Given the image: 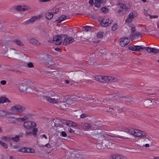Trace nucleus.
<instances>
[{"label": "nucleus", "instance_id": "nucleus-54", "mask_svg": "<svg viewBox=\"0 0 159 159\" xmlns=\"http://www.w3.org/2000/svg\"><path fill=\"white\" fill-rule=\"evenodd\" d=\"M61 136L63 137H66L67 135V134L65 132L62 131L61 132Z\"/></svg>", "mask_w": 159, "mask_h": 159}, {"label": "nucleus", "instance_id": "nucleus-62", "mask_svg": "<svg viewBox=\"0 0 159 159\" xmlns=\"http://www.w3.org/2000/svg\"><path fill=\"white\" fill-rule=\"evenodd\" d=\"M125 107H123V108H122L119 110V111L120 112V111H125Z\"/></svg>", "mask_w": 159, "mask_h": 159}, {"label": "nucleus", "instance_id": "nucleus-27", "mask_svg": "<svg viewBox=\"0 0 159 159\" xmlns=\"http://www.w3.org/2000/svg\"><path fill=\"white\" fill-rule=\"evenodd\" d=\"M134 18L133 14V12H130L129 14L128 18L125 20L126 22H130Z\"/></svg>", "mask_w": 159, "mask_h": 159}, {"label": "nucleus", "instance_id": "nucleus-36", "mask_svg": "<svg viewBox=\"0 0 159 159\" xmlns=\"http://www.w3.org/2000/svg\"><path fill=\"white\" fill-rule=\"evenodd\" d=\"M135 129H128V132L129 134L131 135H134L135 134Z\"/></svg>", "mask_w": 159, "mask_h": 159}, {"label": "nucleus", "instance_id": "nucleus-7", "mask_svg": "<svg viewBox=\"0 0 159 159\" xmlns=\"http://www.w3.org/2000/svg\"><path fill=\"white\" fill-rule=\"evenodd\" d=\"M102 82H114L117 81V79L113 77L102 76Z\"/></svg>", "mask_w": 159, "mask_h": 159}, {"label": "nucleus", "instance_id": "nucleus-51", "mask_svg": "<svg viewBox=\"0 0 159 159\" xmlns=\"http://www.w3.org/2000/svg\"><path fill=\"white\" fill-rule=\"evenodd\" d=\"M2 139L7 141H9L11 139V138L7 136H2Z\"/></svg>", "mask_w": 159, "mask_h": 159}, {"label": "nucleus", "instance_id": "nucleus-3", "mask_svg": "<svg viewBox=\"0 0 159 159\" xmlns=\"http://www.w3.org/2000/svg\"><path fill=\"white\" fill-rule=\"evenodd\" d=\"M66 120H61L59 118H55L52 121V126L54 125L57 128L59 127H61L62 125L66 123Z\"/></svg>", "mask_w": 159, "mask_h": 159}, {"label": "nucleus", "instance_id": "nucleus-12", "mask_svg": "<svg viewBox=\"0 0 159 159\" xmlns=\"http://www.w3.org/2000/svg\"><path fill=\"white\" fill-rule=\"evenodd\" d=\"M102 143L108 148H112L115 145V143L110 142L108 140H104L102 142Z\"/></svg>", "mask_w": 159, "mask_h": 159}, {"label": "nucleus", "instance_id": "nucleus-26", "mask_svg": "<svg viewBox=\"0 0 159 159\" xmlns=\"http://www.w3.org/2000/svg\"><path fill=\"white\" fill-rule=\"evenodd\" d=\"M16 50L14 49H11L7 51V53L8 54L7 56L11 57L12 56H14L16 55Z\"/></svg>", "mask_w": 159, "mask_h": 159}, {"label": "nucleus", "instance_id": "nucleus-44", "mask_svg": "<svg viewBox=\"0 0 159 159\" xmlns=\"http://www.w3.org/2000/svg\"><path fill=\"white\" fill-rule=\"evenodd\" d=\"M6 115V112L4 111L0 110V116H5Z\"/></svg>", "mask_w": 159, "mask_h": 159}, {"label": "nucleus", "instance_id": "nucleus-55", "mask_svg": "<svg viewBox=\"0 0 159 159\" xmlns=\"http://www.w3.org/2000/svg\"><path fill=\"white\" fill-rule=\"evenodd\" d=\"M27 118H28V117L27 116H23V117L20 118V119L21 120L23 121L26 120V119H27Z\"/></svg>", "mask_w": 159, "mask_h": 159}, {"label": "nucleus", "instance_id": "nucleus-34", "mask_svg": "<svg viewBox=\"0 0 159 159\" xmlns=\"http://www.w3.org/2000/svg\"><path fill=\"white\" fill-rule=\"evenodd\" d=\"M82 99H84V100H86V101H89V102H96V99L93 98H84L82 97L81 98Z\"/></svg>", "mask_w": 159, "mask_h": 159}, {"label": "nucleus", "instance_id": "nucleus-14", "mask_svg": "<svg viewBox=\"0 0 159 159\" xmlns=\"http://www.w3.org/2000/svg\"><path fill=\"white\" fill-rule=\"evenodd\" d=\"M41 17V16L40 15L32 16L30 19L26 21V23L28 24L33 23L35 20H39Z\"/></svg>", "mask_w": 159, "mask_h": 159}, {"label": "nucleus", "instance_id": "nucleus-41", "mask_svg": "<svg viewBox=\"0 0 159 159\" xmlns=\"http://www.w3.org/2000/svg\"><path fill=\"white\" fill-rule=\"evenodd\" d=\"M101 10L102 12L106 13L108 11V9L105 7H103L101 9Z\"/></svg>", "mask_w": 159, "mask_h": 159}, {"label": "nucleus", "instance_id": "nucleus-50", "mask_svg": "<svg viewBox=\"0 0 159 159\" xmlns=\"http://www.w3.org/2000/svg\"><path fill=\"white\" fill-rule=\"evenodd\" d=\"M27 66L29 68H32L34 67V65L32 62H29L27 64Z\"/></svg>", "mask_w": 159, "mask_h": 159}, {"label": "nucleus", "instance_id": "nucleus-17", "mask_svg": "<svg viewBox=\"0 0 159 159\" xmlns=\"http://www.w3.org/2000/svg\"><path fill=\"white\" fill-rule=\"evenodd\" d=\"M46 98L47 100L53 103H58V101L57 99H56L55 98H51L49 96H46Z\"/></svg>", "mask_w": 159, "mask_h": 159}, {"label": "nucleus", "instance_id": "nucleus-18", "mask_svg": "<svg viewBox=\"0 0 159 159\" xmlns=\"http://www.w3.org/2000/svg\"><path fill=\"white\" fill-rule=\"evenodd\" d=\"M74 41V39L71 38H66L64 39L63 41V43L65 45H67L72 42Z\"/></svg>", "mask_w": 159, "mask_h": 159}, {"label": "nucleus", "instance_id": "nucleus-9", "mask_svg": "<svg viewBox=\"0 0 159 159\" xmlns=\"http://www.w3.org/2000/svg\"><path fill=\"white\" fill-rule=\"evenodd\" d=\"M118 5L120 6L119 9L117 11V13H120L121 12L123 13V10H127L129 8L130 6L129 4L127 5H124L122 3H120Z\"/></svg>", "mask_w": 159, "mask_h": 159}, {"label": "nucleus", "instance_id": "nucleus-29", "mask_svg": "<svg viewBox=\"0 0 159 159\" xmlns=\"http://www.w3.org/2000/svg\"><path fill=\"white\" fill-rule=\"evenodd\" d=\"M67 19L66 16L65 15H62L61 16L58 20H55V22H57L58 23H60L62 21L64 20Z\"/></svg>", "mask_w": 159, "mask_h": 159}, {"label": "nucleus", "instance_id": "nucleus-43", "mask_svg": "<svg viewBox=\"0 0 159 159\" xmlns=\"http://www.w3.org/2000/svg\"><path fill=\"white\" fill-rule=\"evenodd\" d=\"M33 129L32 135L35 136L36 135V133L38 132V129L34 127Z\"/></svg>", "mask_w": 159, "mask_h": 159}, {"label": "nucleus", "instance_id": "nucleus-59", "mask_svg": "<svg viewBox=\"0 0 159 159\" xmlns=\"http://www.w3.org/2000/svg\"><path fill=\"white\" fill-rule=\"evenodd\" d=\"M94 1L93 0H90L89 1V3L92 6H93V4Z\"/></svg>", "mask_w": 159, "mask_h": 159}, {"label": "nucleus", "instance_id": "nucleus-25", "mask_svg": "<svg viewBox=\"0 0 159 159\" xmlns=\"http://www.w3.org/2000/svg\"><path fill=\"white\" fill-rule=\"evenodd\" d=\"M30 42L35 45H39L40 44V43L38 40L34 38H31L30 39Z\"/></svg>", "mask_w": 159, "mask_h": 159}, {"label": "nucleus", "instance_id": "nucleus-16", "mask_svg": "<svg viewBox=\"0 0 159 159\" xmlns=\"http://www.w3.org/2000/svg\"><path fill=\"white\" fill-rule=\"evenodd\" d=\"M134 136L140 137H143L146 135V133L143 131H141L138 129L135 130Z\"/></svg>", "mask_w": 159, "mask_h": 159}, {"label": "nucleus", "instance_id": "nucleus-30", "mask_svg": "<svg viewBox=\"0 0 159 159\" xmlns=\"http://www.w3.org/2000/svg\"><path fill=\"white\" fill-rule=\"evenodd\" d=\"M43 57L46 60H47L49 59V61H51V56L50 55L48 52H43Z\"/></svg>", "mask_w": 159, "mask_h": 159}, {"label": "nucleus", "instance_id": "nucleus-61", "mask_svg": "<svg viewBox=\"0 0 159 159\" xmlns=\"http://www.w3.org/2000/svg\"><path fill=\"white\" fill-rule=\"evenodd\" d=\"M144 15L145 16H146L147 17L148 16H149V15H150L148 14L147 13V11L145 10H144Z\"/></svg>", "mask_w": 159, "mask_h": 159}, {"label": "nucleus", "instance_id": "nucleus-8", "mask_svg": "<svg viewBox=\"0 0 159 159\" xmlns=\"http://www.w3.org/2000/svg\"><path fill=\"white\" fill-rule=\"evenodd\" d=\"M24 127L27 129H31L36 126L35 123L31 121L25 122L23 124Z\"/></svg>", "mask_w": 159, "mask_h": 159}, {"label": "nucleus", "instance_id": "nucleus-23", "mask_svg": "<svg viewBox=\"0 0 159 159\" xmlns=\"http://www.w3.org/2000/svg\"><path fill=\"white\" fill-rule=\"evenodd\" d=\"M146 50L149 52L157 53L159 52V49L149 47L146 48Z\"/></svg>", "mask_w": 159, "mask_h": 159}, {"label": "nucleus", "instance_id": "nucleus-57", "mask_svg": "<svg viewBox=\"0 0 159 159\" xmlns=\"http://www.w3.org/2000/svg\"><path fill=\"white\" fill-rule=\"evenodd\" d=\"M79 157L80 155H76L73 157V159H79Z\"/></svg>", "mask_w": 159, "mask_h": 159}, {"label": "nucleus", "instance_id": "nucleus-28", "mask_svg": "<svg viewBox=\"0 0 159 159\" xmlns=\"http://www.w3.org/2000/svg\"><path fill=\"white\" fill-rule=\"evenodd\" d=\"M10 101L6 97H3L0 98V103H3L5 102H9Z\"/></svg>", "mask_w": 159, "mask_h": 159}, {"label": "nucleus", "instance_id": "nucleus-32", "mask_svg": "<svg viewBox=\"0 0 159 159\" xmlns=\"http://www.w3.org/2000/svg\"><path fill=\"white\" fill-rule=\"evenodd\" d=\"M46 18L48 20H50L53 17V15L52 14L49 12H47L45 14Z\"/></svg>", "mask_w": 159, "mask_h": 159}, {"label": "nucleus", "instance_id": "nucleus-10", "mask_svg": "<svg viewBox=\"0 0 159 159\" xmlns=\"http://www.w3.org/2000/svg\"><path fill=\"white\" fill-rule=\"evenodd\" d=\"M18 151L25 153H34L35 150L33 148H20Z\"/></svg>", "mask_w": 159, "mask_h": 159}, {"label": "nucleus", "instance_id": "nucleus-21", "mask_svg": "<svg viewBox=\"0 0 159 159\" xmlns=\"http://www.w3.org/2000/svg\"><path fill=\"white\" fill-rule=\"evenodd\" d=\"M111 157L113 159H127L126 157L119 154L112 155Z\"/></svg>", "mask_w": 159, "mask_h": 159}, {"label": "nucleus", "instance_id": "nucleus-39", "mask_svg": "<svg viewBox=\"0 0 159 159\" xmlns=\"http://www.w3.org/2000/svg\"><path fill=\"white\" fill-rule=\"evenodd\" d=\"M118 27V25L117 24L115 23L112 26L111 28V30L112 31H116Z\"/></svg>", "mask_w": 159, "mask_h": 159}, {"label": "nucleus", "instance_id": "nucleus-58", "mask_svg": "<svg viewBox=\"0 0 159 159\" xmlns=\"http://www.w3.org/2000/svg\"><path fill=\"white\" fill-rule=\"evenodd\" d=\"M95 57V55L94 54H92L89 56V57L90 58V60L94 58Z\"/></svg>", "mask_w": 159, "mask_h": 159}, {"label": "nucleus", "instance_id": "nucleus-22", "mask_svg": "<svg viewBox=\"0 0 159 159\" xmlns=\"http://www.w3.org/2000/svg\"><path fill=\"white\" fill-rule=\"evenodd\" d=\"M118 97H119L118 99H120L121 100H124L128 102H131V99L129 97H124L122 96V95H120L119 93H118V94H117Z\"/></svg>", "mask_w": 159, "mask_h": 159}, {"label": "nucleus", "instance_id": "nucleus-52", "mask_svg": "<svg viewBox=\"0 0 159 159\" xmlns=\"http://www.w3.org/2000/svg\"><path fill=\"white\" fill-rule=\"evenodd\" d=\"M52 13H57L59 12V10L58 9L56 8L55 10H54V9L52 10Z\"/></svg>", "mask_w": 159, "mask_h": 159}, {"label": "nucleus", "instance_id": "nucleus-45", "mask_svg": "<svg viewBox=\"0 0 159 159\" xmlns=\"http://www.w3.org/2000/svg\"><path fill=\"white\" fill-rule=\"evenodd\" d=\"M130 26L131 28V31L132 32V33L133 34L134 32L135 31V26H134L133 25H131Z\"/></svg>", "mask_w": 159, "mask_h": 159}, {"label": "nucleus", "instance_id": "nucleus-2", "mask_svg": "<svg viewBox=\"0 0 159 159\" xmlns=\"http://www.w3.org/2000/svg\"><path fill=\"white\" fill-rule=\"evenodd\" d=\"M19 85L21 90L23 92H28L30 88V86L27 85L26 80L25 79L21 80L20 81Z\"/></svg>", "mask_w": 159, "mask_h": 159}, {"label": "nucleus", "instance_id": "nucleus-24", "mask_svg": "<svg viewBox=\"0 0 159 159\" xmlns=\"http://www.w3.org/2000/svg\"><path fill=\"white\" fill-rule=\"evenodd\" d=\"M81 126L84 130L89 129L91 126V125L89 123H83L81 124Z\"/></svg>", "mask_w": 159, "mask_h": 159}, {"label": "nucleus", "instance_id": "nucleus-60", "mask_svg": "<svg viewBox=\"0 0 159 159\" xmlns=\"http://www.w3.org/2000/svg\"><path fill=\"white\" fill-rule=\"evenodd\" d=\"M0 83L2 85H4L6 84V81L4 80H2L0 82Z\"/></svg>", "mask_w": 159, "mask_h": 159}, {"label": "nucleus", "instance_id": "nucleus-1", "mask_svg": "<svg viewBox=\"0 0 159 159\" xmlns=\"http://www.w3.org/2000/svg\"><path fill=\"white\" fill-rule=\"evenodd\" d=\"M74 100L71 98H69L66 101L61 102L59 104V107L61 109L65 110L69 107L70 105L73 103Z\"/></svg>", "mask_w": 159, "mask_h": 159}, {"label": "nucleus", "instance_id": "nucleus-11", "mask_svg": "<svg viewBox=\"0 0 159 159\" xmlns=\"http://www.w3.org/2000/svg\"><path fill=\"white\" fill-rule=\"evenodd\" d=\"M120 44L121 47H124L128 44L129 40L127 37H125L120 38Z\"/></svg>", "mask_w": 159, "mask_h": 159}, {"label": "nucleus", "instance_id": "nucleus-20", "mask_svg": "<svg viewBox=\"0 0 159 159\" xmlns=\"http://www.w3.org/2000/svg\"><path fill=\"white\" fill-rule=\"evenodd\" d=\"M28 8L26 6L21 5L16 6V9L19 11H24L28 9Z\"/></svg>", "mask_w": 159, "mask_h": 159}, {"label": "nucleus", "instance_id": "nucleus-4", "mask_svg": "<svg viewBox=\"0 0 159 159\" xmlns=\"http://www.w3.org/2000/svg\"><path fill=\"white\" fill-rule=\"evenodd\" d=\"M26 108L25 106H22L19 105H16L12 106L11 108L12 111L19 113H21L25 111Z\"/></svg>", "mask_w": 159, "mask_h": 159}, {"label": "nucleus", "instance_id": "nucleus-19", "mask_svg": "<svg viewBox=\"0 0 159 159\" xmlns=\"http://www.w3.org/2000/svg\"><path fill=\"white\" fill-rule=\"evenodd\" d=\"M152 105V102L150 100L148 99L144 101L143 105L144 106L147 107H152L151 105Z\"/></svg>", "mask_w": 159, "mask_h": 159}, {"label": "nucleus", "instance_id": "nucleus-53", "mask_svg": "<svg viewBox=\"0 0 159 159\" xmlns=\"http://www.w3.org/2000/svg\"><path fill=\"white\" fill-rule=\"evenodd\" d=\"M13 71L18 75L22 73L21 71L18 70H13Z\"/></svg>", "mask_w": 159, "mask_h": 159}, {"label": "nucleus", "instance_id": "nucleus-46", "mask_svg": "<svg viewBox=\"0 0 159 159\" xmlns=\"http://www.w3.org/2000/svg\"><path fill=\"white\" fill-rule=\"evenodd\" d=\"M0 144L5 149H7L8 148V145L4 142H2Z\"/></svg>", "mask_w": 159, "mask_h": 159}, {"label": "nucleus", "instance_id": "nucleus-49", "mask_svg": "<svg viewBox=\"0 0 159 159\" xmlns=\"http://www.w3.org/2000/svg\"><path fill=\"white\" fill-rule=\"evenodd\" d=\"M88 115L85 113H83L80 115V118H84L88 116Z\"/></svg>", "mask_w": 159, "mask_h": 159}, {"label": "nucleus", "instance_id": "nucleus-40", "mask_svg": "<svg viewBox=\"0 0 159 159\" xmlns=\"http://www.w3.org/2000/svg\"><path fill=\"white\" fill-rule=\"evenodd\" d=\"M91 29L90 26H86L83 27L82 30L83 31H89V30Z\"/></svg>", "mask_w": 159, "mask_h": 159}, {"label": "nucleus", "instance_id": "nucleus-47", "mask_svg": "<svg viewBox=\"0 0 159 159\" xmlns=\"http://www.w3.org/2000/svg\"><path fill=\"white\" fill-rule=\"evenodd\" d=\"M103 33L101 32H98L97 35V36L98 38H101L103 36Z\"/></svg>", "mask_w": 159, "mask_h": 159}, {"label": "nucleus", "instance_id": "nucleus-63", "mask_svg": "<svg viewBox=\"0 0 159 159\" xmlns=\"http://www.w3.org/2000/svg\"><path fill=\"white\" fill-rule=\"evenodd\" d=\"M32 134V132H27L26 133V135L27 136L31 135Z\"/></svg>", "mask_w": 159, "mask_h": 159}, {"label": "nucleus", "instance_id": "nucleus-13", "mask_svg": "<svg viewBox=\"0 0 159 159\" xmlns=\"http://www.w3.org/2000/svg\"><path fill=\"white\" fill-rule=\"evenodd\" d=\"M112 23V21L109 19L103 18L101 22V25L103 27H107L109 26Z\"/></svg>", "mask_w": 159, "mask_h": 159}, {"label": "nucleus", "instance_id": "nucleus-15", "mask_svg": "<svg viewBox=\"0 0 159 159\" xmlns=\"http://www.w3.org/2000/svg\"><path fill=\"white\" fill-rule=\"evenodd\" d=\"M130 38L132 40L140 39L141 38V35L140 33L139 32H136L134 34L130 35Z\"/></svg>", "mask_w": 159, "mask_h": 159}, {"label": "nucleus", "instance_id": "nucleus-56", "mask_svg": "<svg viewBox=\"0 0 159 159\" xmlns=\"http://www.w3.org/2000/svg\"><path fill=\"white\" fill-rule=\"evenodd\" d=\"M150 18L151 19H152V18H157L158 17V16L157 15H154V16H152L149 15Z\"/></svg>", "mask_w": 159, "mask_h": 159}, {"label": "nucleus", "instance_id": "nucleus-6", "mask_svg": "<svg viewBox=\"0 0 159 159\" xmlns=\"http://www.w3.org/2000/svg\"><path fill=\"white\" fill-rule=\"evenodd\" d=\"M93 133L95 135V138L98 139L102 140L104 139L103 132L100 129H95Z\"/></svg>", "mask_w": 159, "mask_h": 159}, {"label": "nucleus", "instance_id": "nucleus-5", "mask_svg": "<svg viewBox=\"0 0 159 159\" xmlns=\"http://www.w3.org/2000/svg\"><path fill=\"white\" fill-rule=\"evenodd\" d=\"M65 36L63 34L55 35L53 38L52 42L56 45H60L62 42V38Z\"/></svg>", "mask_w": 159, "mask_h": 159}, {"label": "nucleus", "instance_id": "nucleus-42", "mask_svg": "<svg viewBox=\"0 0 159 159\" xmlns=\"http://www.w3.org/2000/svg\"><path fill=\"white\" fill-rule=\"evenodd\" d=\"M95 80L99 81L102 82V76L101 75H98L95 76Z\"/></svg>", "mask_w": 159, "mask_h": 159}, {"label": "nucleus", "instance_id": "nucleus-37", "mask_svg": "<svg viewBox=\"0 0 159 159\" xmlns=\"http://www.w3.org/2000/svg\"><path fill=\"white\" fill-rule=\"evenodd\" d=\"M145 48L142 46H135V51H139L141 49H143Z\"/></svg>", "mask_w": 159, "mask_h": 159}, {"label": "nucleus", "instance_id": "nucleus-38", "mask_svg": "<svg viewBox=\"0 0 159 159\" xmlns=\"http://www.w3.org/2000/svg\"><path fill=\"white\" fill-rule=\"evenodd\" d=\"M19 135H16L15 137L11 138V140H12L15 142H17L19 140Z\"/></svg>", "mask_w": 159, "mask_h": 159}, {"label": "nucleus", "instance_id": "nucleus-48", "mask_svg": "<svg viewBox=\"0 0 159 159\" xmlns=\"http://www.w3.org/2000/svg\"><path fill=\"white\" fill-rule=\"evenodd\" d=\"M129 50H131L133 51H135V45H132L129 47Z\"/></svg>", "mask_w": 159, "mask_h": 159}, {"label": "nucleus", "instance_id": "nucleus-35", "mask_svg": "<svg viewBox=\"0 0 159 159\" xmlns=\"http://www.w3.org/2000/svg\"><path fill=\"white\" fill-rule=\"evenodd\" d=\"M101 2L99 0H95L94 6L95 7L98 8L100 7Z\"/></svg>", "mask_w": 159, "mask_h": 159}, {"label": "nucleus", "instance_id": "nucleus-33", "mask_svg": "<svg viewBox=\"0 0 159 159\" xmlns=\"http://www.w3.org/2000/svg\"><path fill=\"white\" fill-rule=\"evenodd\" d=\"M13 42L18 46H24V43L19 39H16L14 40Z\"/></svg>", "mask_w": 159, "mask_h": 159}, {"label": "nucleus", "instance_id": "nucleus-64", "mask_svg": "<svg viewBox=\"0 0 159 159\" xmlns=\"http://www.w3.org/2000/svg\"><path fill=\"white\" fill-rule=\"evenodd\" d=\"M100 1V2L101 3V4H104L106 2V0H99Z\"/></svg>", "mask_w": 159, "mask_h": 159}, {"label": "nucleus", "instance_id": "nucleus-31", "mask_svg": "<svg viewBox=\"0 0 159 159\" xmlns=\"http://www.w3.org/2000/svg\"><path fill=\"white\" fill-rule=\"evenodd\" d=\"M66 123L64 124V125H66L69 126H75L76 125V124L71 121L66 120Z\"/></svg>", "mask_w": 159, "mask_h": 159}]
</instances>
